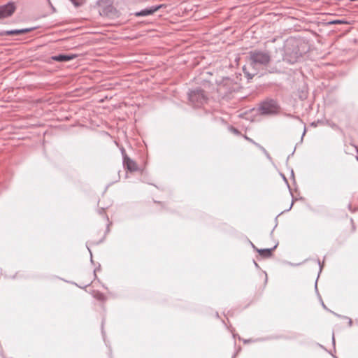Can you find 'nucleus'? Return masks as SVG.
Instances as JSON below:
<instances>
[{"mask_svg":"<svg viewBox=\"0 0 358 358\" xmlns=\"http://www.w3.org/2000/svg\"><path fill=\"white\" fill-rule=\"evenodd\" d=\"M329 24H348V22L346 21H344V20H334V21H331V22H329Z\"/></svg>","mask_w":358,"mask_h":358,"instance_id":"nucleus-9","label":"nucleus"},{"mask_svg":"<svg viewBox=\"0 0 358 358\" xmlns=\"http://www.w3.org/2000/svg\"><path fill=\"white\" fill-rule=\"evenodd\" d=\"M259 252L260 253L261 255H263L264 257L268 256V249H266L264 250H259Z\"/></svg>","mask_w":358,"mask_h":358,"instance_id":"nucleus-10","label":"nucleus"},{"mask_svg":"<svg viewBox=\"0 0 358 358\" xmlns=\"http://www.w3.org/2000/svg\"><path fill=\"white\" fill-rule=\"evenodd\" d=\"M268 108L267 107H264L263 106L262 108H261V110H262V113L263 114H267L268 113Z\"/></svg>","mask_w":358,"mask_h":358,"instance_id":"nucleus-11","label":"nucleus"},{"mask_svg":"<svg viewBox=\"0 0 358 358\" xmlns=\"http://www.w3.org/2000/svg\"><path fill=\"white\" fill-rule=\"evenodd\" d=\"M280 111V107L275 103L270 101V114L278 113Z\"/></svg>","mask_w":358,"mask_h":358,"instance_id":"nucleus-6","label":"nucleus"},{"mask_svg":"<svg viewBox=\"0 0 358 358\" xmlns=\"http://www.w3.org/2000/svg\"><path fill=\"white\" fill-rule=\"evenodd\" d=\"M124 166L131 172L136 171L138 170L137 164L127 155L124 156Z\"/></svg>","mask_w":358,"mask_h":358,"instance_id":"nucleus-2","label":"nucleus"},{"mask_svg":"<svg viewBox=\"0 0 358 358\" xmlns=\"http://www.w3.org/2000/svg\"><path fill=\"white\" fill-rule=\"evenodd\" d=\"M25 32L24 30H13V31H9L6 32L7 35H15V34H19Z\"/></svg>","mask_w":358,"mask_h":358,"instance_id":"nucleus-8","label":"nucleus"},{"mask_svg":"<svg viewBox=\"0 0 358 358\" xmlns=\"http://www.w3.org/2000/svg\"><path fill=\"white\" fill-rule=\"evenodd\" d=\"M76 6H79L80 4L76 0H71Z\"/></svg>","mask_w":358,"mask_h":358,"instance_id":"nucleus-12","label":"nucleus"},{"mask_svg":"<svg viewBox=\"0 0 358 358\" xmlns=\"http://www.w3.org/2000/svg\"><path fill=\"white\" fill-rule=\"evenodd\" d=\"M15 7L13 3H8L0 6V19L10 16L15 11Z\"/></svg>","mask_w":358,"mask_h":358,"instance_id":"nucleus-1","label":"nucleus"},{"mask_svg":"<svg viewBox=\"0 0 358 358\" xmlns=\"http://www.w3.org/2000/svg\"><path fill=\"white\" fill-rule=\"evenodd\" d=\"M253 59L255 62L260 63H263L267 61V57L259 53L253 56Z\"/></svg>","mask_w":358,"mask_h":358,"instance_id":"nucleus-5","label":"nucleus"},{"mask_svg":"<svg viewBox=\"0 0 358 358\" xmlns=\"http://www.w3.org/2000/svg\"><path fill=\"white\" fill-rule=\"evenodd\" d=\"M158 10V8L156 7V8H150V9H145L143 10H141V12L139 13H137L136 15L137 16H145V15H151L153 13H155V11H157Z\"/></svg>","mask_w":358,"mask_h":358,"instance_id":"nucleus-4","label":"nucleus"},{"mask_svg":"<svg viewBox=\"0 0 358 358\" xmlns=\"http://www.w3.org/2000/svg\"><path fill=\"white\" fill-rule=\"evenodd\" d=\"M94 296L95 299L101 301H103L106 299L105 296L99 292H95L94 294Z\"/></svg>","mask_w":358,"mask_h":358,"instance_id":"nucleus-7","label":"nucleus"},{"mask_svg":"<svg viewBox=\"0 0 358 358\" xmlns=\"http://www.w3.org/2000/svg\"><path fill=\"white\" fill-rule=\"evenodd\" d=\"M75 58L74 55H59L57 56H54L52 57V59L57 62H66L69 61L71 59H73Z\"/></svg>","mask_w":358,"mask_h":358,"instance_id":"nucleus-3","label":"nucleus"}]
</instances>
